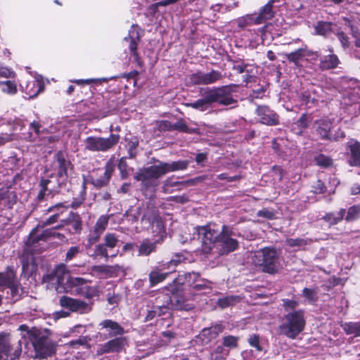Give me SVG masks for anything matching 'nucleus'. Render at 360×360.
Wrapping results in <instances>:
<instances>
[{
	"mask_svg": "<svg viewBox=\"0 0 360 360\" xmlns=\"http://www.w3.org/2000/svg\"><path fill=\"white\" fill-rule=\"evenodd\" d=\"M198 235L202 236V251L210 254L213 249L220 256L228 255L239 248V242L233 238L235 236L231 226L223 224L221 228L214 224L209 223L196 228Z\"/></svg>",
	"mask_w": 360,
	"mask_h": 360,
	"instance_id": "1",
	"label": "nucleus"
},
{
	"mask_svg": "<svg viewBox=\"0 0 360 360\" xmlns=\"http://www.w3.org/2000/svg\"><path fill=\"white\" fill-rule=\"evenodd\" d=\"M305 325L304 311L300 309L283 315V322L278 327V333L295 340L304 330Z\"/></svg>",
	"mask_w": 360,
	"mask_h": 360,
	"instance_id": "2",
	"label": "nucleus"
},
{
	"mask_svg": "<svg viewBox=\"0 0 360 360\" xmlns=\"http://www.w3.org/2000/svg\"><path fill=\"white\" fill-rule=\"evenodd\" d=\"M281 250L274 246L264 247L255 254L254 262L264 273L275 274L278 271Z\"/></svg>",
	"mask_w": 360,
	"mask_h": 360,
	"instance_id": "3",
	"label": "nucleus"
},
{
	"mask_svg": "<svg viewBox=\"0 0 360 360\" xmlns=\"http://www.w3.org/2000/svg\"><path fill=\"white\" fill-rule=\"evenodd\" d=\"M119 134H110L108 137L90 136L84 140V149L91 152H108L120 142Z\"/></svg>",
	"mask_w": 360,
	"mask_h": 360,
	"instance_id": "4",
	"label": "nucleus"
},
{
	"mask_svg": "<svg viewBox=\"0 0 360 360\" xmlns=\"http://www.w3.org/2000/svg\"><path fill=\"white\" fill-rule=\"evenodd\" d=\"M238 85L230 84L219 87L207 89V91L209 95L212 105L218 103L220 105L229 106L236 104L238 101L234 98L233 93L237 92Z\"/></svg>",
	"mask_w": 360,
	"mask_h": 360,
	"instance_id": "5",
	"label": "nucleus"
},
{
	"mask_svg": "<svg viewBox=\"0 0 360 360\" xmlns=\"http://www.w3.org/2000/svg\"><path fill=\"white\" fill-rule=\"evenodd\" d=\"M164 289L169 293V297L167 302L171 310L188 311L194 308L193 304L189 303L186 297L184 289L171 283L165 285Z\"/></svg>",
	"mask_w": 360,
	"mask_h": 360,
	"instance_id": "6",
	"label": "nucleus"
},
{
	"mask_svg": "<svg viewBox=\"0 0 360 360\" xmlns=\"http://www.w3.org/2000/svg\"><path fill=\"white\" fill-rule=\"evenodd\" d=\"M153 159L158 165L143 167L134 175V179L137 181H141L142 185L146 188L153 186L151 182L152 180H157L165 174L162 162L155 158Z\"/></svg>",
	"mask_w": 360,
	"mask_h": 360,
	"instance_id": "7",
	"label": "nucleus"
},
{
	"mask_svg": "<svg viewBox=\"0 0 360 360\" xmlns=\"http://www.w3.org/2000/svg\"><path fill=\"white\" fill-rule=\"evenodd\" d=\"M53 167L56 172V177L63 181H66L69 172L74 171L75 166L69 159L68 153L59 150L54 154Z\"/></svg>",
	"mask_w": 360,
	"mask_h": 360,
	"instance_id": "8",
	"label": "nucleus"
},
{
	"mask_svg": "<svg viewBox=\"0 0 360 360\" xmlns=\"http://www.w3.org/2000/svg\"><path fill=\"white\" fill-rule=\"evenodd\" d=\"M36 356L39 359H46L56 353V345L46 336L36 337L32 341Z\"/></svg>",
	"mask_w": 360,
	"mask_h": 360,
	"instance_id": "9",
	"label": "nucleus"
},
{
	"mask_svg": "<svg viewBox=\"0 0 360 360\" xmlns=\"http://www.w3.org/2000/svg\"><path fill=\"white\" fill-rule=\"evenodd\" d=\"M59 303L63 308L80 314H88L93 309V302L87 303L83 300L75 299L67 295H63L60 298Z\"/></svg>",
	"mask_w": 360,
	"mask_h": 360,
	"instance_id": "10",
	"label": "nucleus"
},
{
	"mask_svg": "<svg viewBox=\"0 0 360 360\" xmlns=\"http://www.w3.org/2000/svg\"><path fill=\"white\" fill-rule=\"evenodd\" d=\"M255 114L259 122L267 126H276L280 124V117L273 109L266 105H257Z\"/></svg>",
	"mask_w": 360,
	"mask_h": 360,
	"instance_id": "11",
	"label": "nucleus"
},
{
	"mask_svg": "<svg viewBox=\"0 0 360 360\" xmlns=\"http://www.w3.org/2000/svg\"><path fill=\"white\" fill-rule=\"evenodd\" d=\"M86 279L80 277H70L68 280L69 284L76 288L75 292L77 295L91 300L96 296V288L86 285Z\"/></svg>",
	"mask_w": 360,
	"mask_h": 360,
	"instance_id": "12",
	"label": "nucleus"
},
{
	"mask_svg": "<svg viewBox=\"0 0 360 360\" xmlns=\"http://www.w3.org/2000/svg\"><path fill=\"white\" fill-rule=\"evenodd\" d=\"M114 158H111L105 165L104 174L100 178L94 179L92 176H89V184H92L96 189H101L109 185L115 171Z\"/></svg>",
	"mask_w": 360,
	"mask_h": 360,
	"instance_id": "13",
	"label": "nucleus"
},
{
	"mask_svg": "<svg viewBox=\"0 0 360 360\" xmlns=\"http://www.w3.org/2000/svg\"><path fill=\"white\" fill-rule=\"evenodd\" d=\"M68 207L64 202H58L44 210V214L50 216L41 222V227L52 225L59 221L60 217L68 210Z\"/></svg>",
	"mask_w": 360,
	"mask_h": 360,
	"instance_id": "14",
	"label": "nucleus"
},
{
	"mask_svg": "<svg viewBox=\"0 0 360 360\" xmlns=\"http://www.w3.org/2000/svg\"><path fill=\"white\" fill-rule=\"evenodd\" d=\"M114 338L100 346L97 351L98 354L120 352L124 349L127 344L126 338L122 335Z\"/></svg>",
	"mask_w": 360,
	"mask_h": 360,
	"instance_id": "15",
	"label": "nucleus"
},
{
	"mask_svg": "<svg viewBox=\"0 0 360 360\" xmlns=\"http://www.w3.org/2000/svg\"><path fill=\"white\" fill-rule=\"evenodd\" d=\"M98 328L107 332L106 337L109 338L121 336L124 333V328L118 322L111 319H105L101 321L98 325Z\"/></svg>",
	"mask_w": 360,
	"mask_h": 360,
	"instance_id": "16",
	"label": "nucleus"
},
{
	"mask_svg": "<svg viewBox=\"0 0 360 360\" xmlns=\"http://www.w3.org/2000/svg\"><path fill=\"white\" fill-rule=\"evenodd\" d=\"M200 275L199 273L194 271L179 274L170 283L174 284L176 287L184 290L185 287H188L191 290L198 278H199Z\"/></svg>",
	"mask_w": 360,
	"mask_h": 360,
	"instance_id": "17",
	"label": "nucleus"
},
{
	"mask_svg": "<svg viewBox=\"0 0 360 360\" xmlns=\"http://www.w3.org/2000/svg\"><path fill=\"white\" fill-rule=\"evenodd\" d=\"M63 222L68 227L72 234H80L83 229V222L81 215L77 212L71 211L68 216L63 219Z\"/></svg>",
	"mask_w": 360,
	"mask_h": 360,
	"instance_id": "18",
	"label": "nucleus"
},
{
	"mask_svg": "<svg viewBox=\"0 0 360 360\" xmlns=\"http://www.w3.org/2000/svg\"><path fill=\"white\" fill-rule=\"evenodd\" d=\"M22 264V275L27 278L32 276L37 269V264L33 255L29 252H23L20 256Z\"/></svg>",
	"mask_w": 360,
	"mask_h": 360,
	"instance_id": "19",
	"label": "nucleus"
},
{
	"mask_svg": "<svg viewBox=\"0 0 360 360\" xmlns=\"http://www.w3.org/2000/svg\"><path fill=\"white\" fill-rule=\"evenodd\" d=\"M152 225L153 233L158 240L162 242L165 240L167 237L166 227L163 219L159 214H154L150 219H149Z\"/></svg>",
	"mask_w": 360,
	"mask_h": 360,
	"instance_id": "20",
	"label": "nucleus"
},
{
	"mask_svg": "<svg viewBox=\"0 0 360 360\" xmlns=\"http://www.w3.org/2000/svg\"><path fill=\"white\" fill-rule=\"evenodd\" d=\"M40 240H45L44 237L41 236V233L37 234V229H33L28 236L27 240L25 243L23 252H29L34 255V253L39 252L38 249L39 243Z\"/></svg>",
	"mask_w": 360,
	"mask_h": 360,
	"instance_id": "21",
	"label": "nucleus"
},
{
	"mask_svg": "<svg viewBox=\"0 0 360 360\" xmlns=\"http://www.w3.org/2000/svg\"><path fill=\"white\" fill-rule=\"evenodd\" d=\"M224 326L221 324L217 323L208 328H203L199 335L200 338L205 344L210 343L215 340L220 333L223 332Z\"/></svg>",
	"mask_w": 360,
	"mask_h": 360,
	"instance_id": "22",
	"label": "nucleus"
},
{
	"mask_svg": "<svg viewBox=\"0 0 360 360\" xmlns=\"http://www.w3.org/2000/svg\"><path fill=\"white\" fill-rule=\"evenodd\" d=\"M333 122L328 119H320L314 122V129L323 140H330L331 139L330 131Z\"/></svg>",
	"mask_w": 360,
	"mask_h": 360,
	"instance_id": "23",
	"label": "nucleus"
},
{
	"mask_svg": "<svg viewBox=\"0 0 360 360\" xmlns=\"http://www.w3.org/2000/svg\"><path fill=\"white\" fill-rule=\"evenodd\" d=\"M124 39L129 41V51L131 56L134 58V62L137 64V66L142 68L144 67V63L141 60L139 53L138 52V46L139 44L141 41V37L137 34V35L134 37L129 36V37H125Z\"/></svg>",
	"mask_w": 360,
	"mask_h": 360,
	"instance_id": "24",
	"label": "nucleus"
},
{
	"mask_svg": "<svg viewBox=\"0 0 360 360\" xmlns=\"http://www.w3.org/2000/svg\"><path fill=\"white\" fill-rule=\"evenodd\" d=\"M349 150V164L352 167H360V141H352L347 143Z\"/></svg>",
	"mask_w": 360,
	"mask_h": 360,
	"instance_id": "25",
	"label": "nucleus"
},
{
	"mask_svg": "<svg viewBox=\"0 0 360 360\" xmlns=\"http://www.w3.org/2000/svg\"><path fill=\"white\" fill-rule=\"evenodd\" d=\"M21 352L20 341L18 342V345L14 350L8 343L0 344V358H3V356H5L6 360H8V359L10 360H15L20 357Z\"/></svg>",
	"mask_w": 360,
	"mask_h": 360,
	"instance_id": "26",
	"label": "nucleus"
},
{
	"mask_svg": "<svg viewBox=\"0 0 360 360\" xmlns=\"http://www.w3.org/2000/svg\"><path fill=\"white\" fill-rule=\"evenodd\" d=\"M339 63L338 56L335 53H331L320 58L319 69L321 71L335 69L338 66Z\"/></svg>",
	"mask_w": 360,
	"mask_h": 360,
	"instance_id": "27",
	"label": "nucleus"
},
{
	"mask_svg": "<svg viewBox=\"0 0 360 360\" xmlns=\"http://www.w3.org/2000/svg\"><path fill=\"white\" fill-rule=\"evenodd\" d=\"M161 240L155 239V241L151 242L150 239L145 238L141 243L139 248V255L148 256L152 252L157 250V245L161 244Z\"/></svg>",
	"mask_w": 360,
	"mask_h": 360,
	"instance_id": "28",
	"label": "nucleus"
},
{
	"mask_svg": "<svg viewBox=\"0 0 360 360\" xmlns=\"http://www.w3.org/2000/svg\"><path fill=\"white\" fill-rule=\"evenodd\" d=\"M18 196L15 192L9 191L8 189H0V205L4 201V207L8 210L13 209L17 203Z\"/></svg>",
	"mask_w": 360,
	"mask_h": 360,
	"instance_id": "29",
	"label": "nucleus"
},
{
	"mask_svg": "<svg viewBox=\"0 0 360 360\" xmlns=\"http://www.w3.org/2000/svg\"><path fill=\"white\" fill-rule=\"evenodd\" d=\"M44 89V84L39 80H32L27 83L25 88V93L30 98H34L42 92Z\"/></svg>",
	"mask_w": 360,
	"mask_h": 360,
	"instance_id": "30",
	"label": "nucleus"
},
{
	"mask_svg": "<svg viewBox=\"0 0 360 360\" xmlns=\"http://www.w3.org/2000/svg\"><path fill=\"white\" fill-rule=\"evenodd\" d=\"M172 271H161V269L154 267L148 274L150 286L153 287L160 283L163 282L170 274Z\"/></svg>",
	"mask_w": 360,
	"mask_h": 360,
	"instance_id": "31",
	"label": "nucleus"
},
{
	"mask_svg": "<svg viewBox=\"0 0 360 360\" xmlns=\"http://www.w3.org/2000/svg\"><path fill=\"white\" fill-rule=\"evenodd\" d=\"M16 281V274L13 266H8L5 272L0 273V288L4 286L7 288L9 285H13V283Z\"/></svg>",
	"mask_w": 360,
	"mask_h": 360,
	"instance_id": "32",
	"label": "nucleus"
},
{
	"mask_svg": "<svg viewBox=\"0 0 360 360\" xmlns=\"http://www.w3.org/2000/svg\"><path fill=\"white\" fill-rule=\"evenodd\" d=\"M286 59L293 63L295 66L299 67L301 65L300 62L304 60L305 57V46L299 48L290 53H285Z\"/></svg>",
	"mask_w": 360,
	"mask_h": 360,
	"instance_id": "33",
	"label": "nucleus"
},
{
	"mask_svg": "<svg viewBox=\"0 0 360 360\" xmlns=\"http://www.w3.org/2000/svg\"><path fill=\"white\" fill-rule=\"evenodd\" d=\"M340 327L346 335L360 337V320L359 321L341 322Z\"/></svg>",
	"mask_w": 360,
	"mask_h": 360,
	"instance_id": "34",
	"label": "nucleus"
},
{
	"mask_svg": "<svg viewBox=\"0 0 360 360\" xmlns=\"http://www.w3.org/2000/svg\"><path fill=\"white\" fill-rule=\"evenodd\" d=\"M345 213V209L342 208L338 213L333 212H327L321 217V219L328 223L330 226H334L343 220Z\"/></svg>",
	"mask_w": 360,
	"mask_h": 360,
	"instance_id": "35",
	"label": "nucleus"
},
{
	"mask_svg": "<svg viewBox=\"0 0 360 360\" xmlns=\"http://www.w3.org/2000/svg\"><path fill=\"white\" fill-rule=\"evenodd\" d=\"M186 106L200 111H205L212 106V103L207 90L204 93V96L193 103H186Z\"/></svg>",
	"mask_w": 360,
	"mask_h": 360,
	"instance_id": "36",
	"label": "nucleus"
},
{
	"mask_svg": "<svg viewBox=\"0 0 360 360\" xmlns=\"http://www.w3.org/2000/svg\"><path fill=\"white\" fill-rule=\"evenodd\" d=\"M237 27L240 29H245L248 26L253 25H260L257 20V16L255 13L247 14L242 17H240L236 20Z\"/></svg>",
	"mask_w": 360,
	"mask_h": 360,
	"instance_id": "37",
	"label": "nucleus"
},
{
	"mask_svg": "<svg viewBox=\"0 0 360 360\" xmlns=\"http://www.w3.org/2000/svg\"><path fill=\"white\" fill-rule=\"evenodd\" d=\"M189 162L186 160H178L172 163L162 162L165 174L168 172L184 170L188 167Z\"/></svg>",
	"mask_w": 360,
	"mask_h": 360,
	"instance_id": "38",
	"label": "nucleus"
},
{
	"mask_svg": "<svg viewBox=\"0 0 360 360\" xmlns=\"http://www.w3.org/2000/svg\"><path fill=\"white\" fill-rule=\"evenodd\" d=\"M51 183V180L45 178H41L39 183L40 190L37 195V201L38 202H43L45 200L46 195H49L52 193V191L49 188L48 186Z\"/></svg>",
	"mask_w": 360,
	"mask_h": 360,
	"instance_id": "39",
	"label": "nucleus"
},
{
	"mask_svg": "<svg viewBox=\"0 0 360 360\" xmlns=\"http://www.w3.org/2000/svg\"><path fill=\"white\" fill-rule=\"evenodd\" d=\"M127 143V153L129 158H135L138 154L137 148L139 146V140L137 136H132L130 139L125 138Z\"/></svg>",
	"mask_w": 360,
	"mask_h": 360,
	"instance_id": "40",
	"label": "nucleus"
},
{
	"mask_svg": "<svg viewBox=\"0 0 360 360\" xmlns=\"http://www.w3.org/2000/svg\"><path fill=\"white\" fill-rule=\"evenodd\" d=\"M333 23L328 21H318L314 26V30L316 34L326 37L332 31Z\"/></svg>",
	"mask_w": 360,
	"mask_h": 360,
	"instance_id": "41",
	"label": "nucleus"
},
{
	"mask_svg": "<svg viewBox=\"0 0 360 360\" xmlns=\"http://www.w3.org/2000/svg\"><path fill=\"white\" fill-rule=\"evenodd\" d=\"M318 290V286H315L313 288H304L302 290V295L305 297L308 302L314 304L319 300Z\"/></svg>",
	"mask_w": 360,
	"mask_h": 360,
	"instance_id": "42",
	"label": "nucleus"
},
{
	"mask_svg": "<svg viewBox=\"0 0 360 360\" xmlns=\"http://www.w3.org/2000/svg\"><path fill=\"white\" fill-rule=\"evenodd\" d=\"M105 100V97L103 95H99L98 97L94 98V101H90V103L93 105V107L91 108V110L93 112H101V111H105V110H110L112 105L110 104H108L105 105L104 103L100 104L101 101H103Z\"/></svg>",
	"mask_w": 360,
	"mask_h": 360,
	"instance_id": "43",
	"label": "nucleus"
},
{
	"mask_svg": "<svg viewBox=\"0 0 360 360\" xmlns=\"http://www.w3.org/2000/svg\"><path fill=\"white\" fill-rule=\"evenodd\" d=\"M314 161L316 165L321 168H328L333 165V159L328 155L320 153L314 157Z\"/></svg>",
	"mask_w": 360,
	"mask_h": 360,
	"instance_id": "44",
	"label": "nucleus"
},
{
	"mask_svg": "<svg viewBox=\"0 0 360 360\" xmlns=\"http://www.w3.org/2000/svg\"><path fill=\"white\" fill-rule=\"evenodd\" d=\"M186 260L187 257L183 252L174 253L170 260L168 261V264L173 266V269L170 271H172V273L176 271L175 268L181 264L186 263Z\"/></svg>",
	"mask_w": 360,
	"mask_h": 360,
	"instance_id": "45",
	"label": "nucleus"
},
{
	"mask_svg": "<svg viewBox=\"0 0 360 360\" xmlns=\"http://www.w3.org/2000/svg\"><path fill=\"white\" fill-rule=\"evenodd\" d=\"M248 342L250 346L255 348L257 352H266L258 334L250 335L248 339Z\"/></svg>",
	"mask_w": 360,
	"mask_h": 360,
	"instance_id": "46",
	"label": "nucleus"
},
{
	"mask_svg": "<svg viewBox=\"0 0 360 360\" xmlns=\"http://www.w3.org/2000/svg\"><path fill=\"white\" fill-rule=\"evenodd\" d=\"M204 79L202 82H204V84H211L215 83L218 80L222 78L221 73L218 70H212L210 72L204 73Z\"/></svg>",
	"mask_w": 360,
	"mask_h": 360,
	"instance_id": "47",
	"label": "nucleus"
},
{
	"mask_svg": "<svg viewBox=\"0 0 360 360\" xmlns=\"http://www.w3.org/2000/svg\"><path fill=\"white\" fill-rule=\"evenodd\" d=\"M108 220L109 217L107 215L100 216L94 227V232L102 234L107 228Z\"/></svg>",
	"mask_w": 360,
	"mask_h": 360,
	"instance_id": "48",
	"label": "nucleus"
},
{
	"mask_svg": "<svg viewBox=\"0 0 360 360\" xmlns=\"http://www.w3.org/2000/svg\"><path fill=\"white\" fill-rule=\"evenodd\" d=\"M360 217V205H352L349 207L345 218L346 221L350 222Z\"/></svg>",
	"mask_w": 360,
	"mask_h": 360,
	"instance_id": "49",
	"label": "nucleus"
},
{
	"mask_svg": "<svg viewBox=\"0 0 360 360\" xmlns=\"http://www.w3.org/2000/svg\"><path fill=\"white\" fill-rule=\"evenodd\" d=\"M210 282L204 278L199 277L193 287L191 290L193 292H198L202 290H210L211 287L209 285Z\"/></svg>",
	"mask_w": 360,
	"mask_h": 360,
	"instance_id": "50",
	"label": "nucleus"
},
{
	"mask_svg": "<svg viewBox=\"0 0 360 360\" xmlns=\"http://www.w3.org/2000/svg\"><path fill=\"white\" fill-rule=\"evenodd\" d=\"M0 84L5 86L2 89L4 92L9 94H15L18 91L17 85L13 81L6 80L0 82Z\"/></svg>",
	"mask_w": 360,
	"mask_h": 360,
	"instance_id": "51",
	"label": "nucleus"
},
{
	"mask_svg": "<svg viewBox=\"0 0 360 360\" xmlns=\"http://www.w3.org/2000/svg\"><path fill=\"white\" fill-rule=\"evenodd\" d=\"M126 157H122L117 164V168L120 172V176L122 179H125L128 177V172H127V163L126 161Z\"/></svg>",
	"mask_w": 360,
	"mask_h": 360,
	"instance_id": "52",
	"label": "nucleus"
},
{
	"mask_svg": "<svg viewBox=\"0 0 360 360\" xmlns=\"http://www.w3.org/2000/svg\"><path fill=\"white\" fill-rule=\"evenodd\" d=\"M19 285L20 283L16 281L13 283V285L7 287L11 290V298L13 300V302H15L21 299L22 295L19 292Z\"/></svg>",
	"mask_w": 360,
	"mask_h": 360,
	"instance_id": "53",
	"label": "nucleus"
},
{
	"mask_svg": "<svg viewBox=\"0 0 360 360\" xmlns=\"http://www.w3.org/2000/svg\"><path fill=\"white\" fill-rule=\"evenodd\" d=\"M112 266L108 265H96L92 267V271L96 273L104 274L107 276H112Z\"/></svg>",
	"mask_w": 360,
	"mask_h": 360,
	"instance_id": "54",
	"label": "nucleus"
},
{
	"mask_svg": "<svg viewBox=\"0 0 360 360\" xmlns=\"http://www.w3.org/2000/svg\"><path fill=\"white\" fill-rule=\"evenodd\" d=\"M311 117L307 113H303L300 117L297 120L295 124L300 129H306L309 127V124L311 122Z\"/></svg>",
	"mask_w": 360,
	"mask_h": 360,
	"instance_id": "55",
	"label": "nucleus"
},
{
	"mask_svg": "<svg viewBox=\"0 0 360 360\" xmlns=\"http://www.w3.org/2000/svg\"><path fill=\"white\" fill-rule=\"evenodd\" d=\"M236 297L228 296L222 298H219L217 300V305L221 308L225 309L233 304L236 302Z\"/></svg>",
	"mask_w": 360,
	"mask_h": 360,
	"instance_id": "56",
	"label": "nucleus"
},
{
	"mask_svg": "<svg viewBox=\"0 0 360 360\" xmlns=\"http://www.w3.org/2000/svg\"><path fill=\"white\" fill-rule=\"evenodd\" d=\"M283 307L286 312H290V311H296L295 309L298 307L299 302L294 300L283 299Z\"/></svg>",
	"mask_w": 360,
	"mask_h": 360,
	"instance_id": "57",
	"label": "nucleus"
},
{
	"mask_svg": "<svg viewBox=\"0 0 360 360\" xmlns=\"http://www.w3.org/2000/svg\"><path fill=\"white\" fill-rule=\"evenodd\" d=\"M320 54L318 51H315L311 49H309L307 46L305 45V57L304 60L309 63H314L316 62L319 58Z\"/></svg>",
	"mask_w": 360,
	"mask_h": 360,
	"instance_id": "58",
	"label": "nucleus"
},
{
	"mask_svg": "<svg viewBox=\"0 0 360 360\" xmlns=\"http://www.w3.org/2000/svg\"><path fill=\"white\" fill-rule=\"evenodd\" d=\"M238 338L233 335H227L223 338V346L229 348L238 347Z\"/></svg>",
	"mask_w": 360,
	"mask_h": 360,
	"instance_id": "59",
	"label": "nucleus"
},
{
	"mask_svg": "<svg viewBox=\"0 0 360 360\" xmlns=\"http://www.w3.org/2000/svg\"><path fill=\"white\" fill-rule=\"evenodd\" d=\"M285 243L291 247V248H294V247H302V246H304V245H307L308 244V242H307V240L306 239H304V238H287L286 240H285Z\"/></svg>",
	"mask_w": 360,
	"mask_h": 360,
	"instance_id": "60",
	"label": "nucleus"
},
{
	"mask_svg": "<svg viewBox=\"0 0 360 360\" xmlns=\"http://www.w3.org/2000/svg\"><path fill=\"white\" fill-rule=\"evenodd\" d=\"M312 191L316 194H323L327 191L325 184L320 179H317L311 186Z\"/></svg>",
	"mask_w": 360,
	"mask_h": 360,
	"instance_id": "61",
	"label": "nucleus"
},
{
	"mask_svg": "<svg viewBox=\"0 0 360 360\" xmlns=\"http://www.w3.org/2000/svg\"><path fill=\"white\" fill-rule=\"evenodd\" d=\"M53 270L56 275V282L60 283L61 280L63 278V276L68 271L66 265L64 264H60L57 265Z\"/></svg>",
	"mask_w": 360,
	"mask_h": 360,
	"instance_id": "62",
	"label": "nucleus"
},
{
	"mask_svg": "<svg viewBox=\"0 0 360 360\" xmlns=\"http://www.w3.org/2000/svg\"><path fill=\"white\" fill-rule=\"evenodd\" d=\"M104 240H105L104 245L106 247L110 248H115L118 243V240H117V237L115 236V235L114 233H107L105 236Z\"/></svg>",
	"mask_w": 360,
	"mask_h": 360,
	"instance_id": "63",
	"label": "nucleus"
},
{
	"mask_svg": "<svg viewBox=\"0 0 360 360\" xmlns=\"http://www.w3.org/2000/svg\"><path fill=\"white\" fill-rule=\"evenodd\" d=\"M172 129H174V130L181 131V132H186V133L190 132V130H189V128H188L187 124L183 119H179L175 123H174V125H172Z\"/></svg>",
	"mask_w": 360,
	"mask_h": 360,
	"instance_id": "64",
	"label": "nucleus"
}]
</instances>
